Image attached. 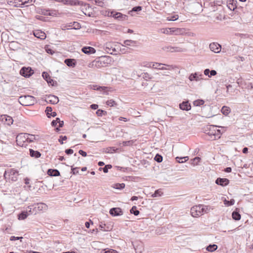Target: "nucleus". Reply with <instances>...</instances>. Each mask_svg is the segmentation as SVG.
I'll list each match as a JSON object with an SVG mask.
<instances>
[{
  "label": "nucleus",
  "mask_w": 253,
  "mask_h": 253,
  "mask_svg": "<svg viewBox=\"0 0 253 253\" xmlns=\"http://www.w3.org/2000/svg\"><path fill=\"white\" fill-rule=\"evenodd\" d=\"M20 74L25 78H29L34 74V71L31 67H23L20 70Z\"/></svg>",
  "instance_id": "obj_6"
},
{
  "label": "nucleus",
  "mask_w": 253,
  "mask_h": 253,
  "mask_svg": "<svg viewBox=\"0 0 253 253\" xmlns=\"http://www.w3.org/2000/svg\"><path fill=\"white\" fill-rule=\"evenodd\" d=\"M107 88V87H105V86H99V87H97L96 88H95V87H94V89H96V90H106Z\"/></svg>",
  "instance_id": "obj_60"
},
{
  "label": "nucleus",
  "mask_w": 253,
  "mask_h": 253,
  "mask_svg": "<svg viewBox=\"0 0 253 253\" xmlns=\"http://www.w3.org/2000/svg\"><path fill=\"white\" fill-rule=\"evenodd\" d=\"M45 101L47 103L52 104H56L59 102L58 97L55 95L49 94L46 96Z\"/></svg>",
  "instance_id": "obj_10"
},
{
  "label": "nucleus",
  "mask_w": 253,
  "mask_h": 253,
  "mask_svg": "<svg viewBox=\"0 0 253 253\" xmlns=\"http://www.w3.org/2000/svg\"><path fill=\"white\" fill-rule=\"evenodd\" d=\"M64 63L69 67H74L76 65V61L74 59L67 58L64 60Z\"/></svg>",
  "instance_id": "obj_19"
},
{
  "label": "nucleus",
  "mask_w": 253,
  "mask_h": 253,
  "mask_svg": "<svg viewBox=\"0 0 253 253\" xmlns=\"http://www.w3.org/2000/svg\"><path fill=\"white\" fill-rule=\"evenodd\" d=\"M29 211L31 214L35 213L40 211H45L47 209V205L43 203L34 204L28 207Z\"/></svg>",
  "instance_id": "obj_1"
},
{
  "label": "nucleus",
  "mask_w": 253,
  "mask_h": 253,
  "mask_svg": "<svg viewBox=\"0 0 253 253\" xmlns=\"http://www.w3.org/2000/svg\"><path fill=\"white\" fill-rule=\"evenodd\" d=\"M232 217L235 220H239L241 219V214L239 213L237 209L234 211L232 213Z\"/></svg>",
  "instance_id": "obj_26"
},
{
  "label": "nucleus",
  "mask_w": 253,
  "mask_h": 253,
  "mask_svg": "<svg viewBox=\"0 0 253 253\" xmlns=\"http://www.w3.org/2000/svg\"><path fill=\"white\" fill-rule=\"evenodd\" d=\"M127 16L124 15L122 13L119 12H115L113 13V17L118 20H126Z\"/></svg>",
  "instance_id": "obj_18"
},
{
  "label": "nucleus",
  "mask_w": 253,
  "mask_h": 253,
  "mask_svg": "<svg viewBox=\"0 0 253 253\" xmlns=\"http://www.w3.org/2000/svg\"><path fill=\"white\" fill-rule=\"evenodd\" d=\"M114 13V11H113L106 10V11H105V15H107L108 16L113 17Z\"/></svg>",
  "instance_id": "obj_55"
},
{
  "label": "nucleus",
  "mask_w": 253,
  "mask_h": 253,
  "mask_svg": "<svg viewBox=\"0 0 253 253\" xmlns=\"http://www.w3.org/2000/svg\"><path fill=\"white\" fill-rule=\"evenodd\" d=\"M222 129L223 130H221V129H217L216 128V129H215V131H216V134H215V136H213L212 137V138L213 139H219L221 137V134H222V133L225 131V129H224V127H221L220 126Z\"/></svg>",
  "instance_id": "obj_25"
},
{
  "label": "nucleus",
  "mask_w": 253,
  "mask_h": 253,
  "mask_svg": "<svg viewBox=\"0 0 253 253\" xmlns=\"http://www.w3.org/2000/svg\"><path fill=\"white\" fill-rule=\"evenodd\" d=\"M217 127H219V126H210L207 127L208 129L206 130V134L210 136V139L211 140H216V139H213L212 137L215 136L216 134V128Z\"/></svg>",
  "instance_id": "obj_8"
},
{
  "label": "nucleus",
  "mask_w": 253,
  "mask_h": 253,
  "mask_svg": "<svg viewBox=\"0 0 253 253\" xmlns=\"http://www.w3.org/2000/svg\"><path fill=\"white\" fill-rule=\"evenodd\" d=\"M73 26H74V28H73V29H80L81 28V25L78 22H73L69 23L68 24L69 27H71ZM72 29V28H71Z\"/></svg>",
  "instance_id": "obj_31"
},
{
  "label": "nucleus",
  "mask_w": 253,
  "mask_h": 253,
  "mask_svg": "<svg viewBox=\"0 0 253 253\" xmlns=\"http://www.w3.org/2000/svg\"><path fill=\"white\" fill-rule=\"evenodd\" d=\"M29 154L31 157L35 158H39L41 156V154L39 151H35L32 149H29Z\"/></svg>",
  "instance_id": "obj_21"
},
{
  "label": "nucleus",
  "mask_w": 253,
  "mask_h": 253,
  "mask_svg": "<svg viewBox=\"0 0 253 253\" xmlns=\"http://www.w3.org/2000/svg\"><path fill=\"white\" fill-rule=\"evenodd\" d=\"M235 203V200L234 199H231L230 201H228L226 199L224 201V204L227 206H232Z\"/></svg>",
  "instance_id": "obj_43"
},
{
  "label": "nucleus",
  "mask_w": 253,
  "mask_h": 253,
  "mask_svg": "<svg viewBox=\"0 0 253 253\" xmlns=\"http://www.w3.org/2000/svg\"><path fill=\"white\" fill-rule=\"evenodd\" d=\"M1 120L5 124L8 126H10L13 123L12 118L7 115H3L1 116Z\"/></svg>",
  "instance_id": "obj_15"
},
{
  "label": "nucleus",
  "mask_w": 253,
  "mask_h": 253,
  "mask_svg": "<svg viewBox=\"0 0 253 253\" xmlns=\"http://www.w3.org/2000/svg\"><path fill=\"white\" fill-rule=\"evenodd\" d=\"M142 10V7L141 6H136L132 8L131 11L133 12H138Z\"/></svg>",
  "instance_id": "obj_54"
},
{
  "label": "nucleus",
  "mask_w": 253,
  "mask_h": 253,
  "mask_svg": "<svg viewBox=\"0 0 253 253\" xmlns=\"http://www.w3.org/2000/svg\"><path fill=\"white\" fill-rule=\"evenodd\" d=\"M136 43V41L132 40H126L124 42V44L125 45V46H134Z\"/></svg>",
  "instance_id": "obj_32"
},
{
  "label": "nucleus",
  "mask_w": 253,
  "mask_h": 253,
  "mask_svg": "<svg viewBox=\"0 0 253 253\" xmlns=\"http://www.w3.org/2000/svg\"><path fill=\"white\" fill-rule=\"evenodd\" d=\"M114 152H115V149L114 147L107 148L105 151L106 153H112Z\"/></svg>",
  "instance_id": "obj_53"
},
{
  "label": "nucleus",
  "mask_w": 253,
  "mask_h": 253,
  "mask_svg": "<svg viewBox=\"0 0 253 253\" xmlns=\"http://www.w3.org/2000/svg\"><path fill=\"white\" fill-rule=\"evenodd\" d=\"M204 74L206 75V76H208L209 77H210V70L209 69H206L204 70Z\"/></svg>",
  "instance_id": "obj_62"
},
{
  "label": "nucleus",
  "mask_w": 253,
  "mask_h": 253,
  "mask_svg": "<svg viewBox=\"0 0 253 253\" xmlns=\"http://www.w3.org/2000/svg\"><path fill=\"white\" fill-rule=\"evenodd\" d=\"M215 183L217 185L225 186L229 183V180L226 178L218 177L215 180Z\"/></svg>",
  "instance_id": "obj_14"
},
{
  "label": "nucleus",
  "mask_w": 253,
  "mask_h": 253,
  "mask_svg": "<svg viewBox=\"0 0 253 253\" xmlns=\"http://www.w3.org/2000/svg\"><path fill=\"white\" fill-rule=\"evenodd\" d=\"M167 48L169 51H170L171 52H183L185 51V49L179 47L169 46L167 47Z\"/></svg>",
  "instance_id": "obj_28"
},
{
  "label": "nucleus",
  "mask_w": 253,
  "mask_h": 253,
  "mask_svg": "<svg viewBox=\"0 0 253 253\" xmlns=\"http://www.w3.org/2000/svg\"><path fill=\"white\" fill-rule=\"evenodd\" d=\"M201 207L202 209V212L203 214L205 213H208L211 209V207L210 206L201 205Z\"/></svg>",
  "instance_id": "obj_35"
},
{
  "label": "nucleus",
  "mask_w": 253,
  "mask_h": 253,
  "mask_svg": "<svg viewBox=\"0 0 253 253\" xmlns=\"http://www.w3.org/2000/svg\"><path fill=\"white\" fill-rule=\"evenodd\" d=\"M95 4L99 6L103 7L104 2L103 0H94Z\"/></svg>",
  "instance_id": "obj_47"
},
{
  "label": "nucleus",
  "mask_w": 253,
  "mask_h": 253,
  "mask_svg": "<svg viewBox=\"0 0 253 253\" xmlns=\"http://www.w3.org/2000/svg\"><path fill=\"white\" fill-rule=\"evenodd\" d=\"M230 111H231V110H230V108L227 106H223L221 109V113L223 115H226V116L228 115L229 114V113L230 112Z\"/></svg>",
  "instance_id": "obj_34"
},
{
  "label": "nucleus",
  "mask_w": 253,
  "mask_h": 253,
  "mask_svg": "<svg viewBox=\"0 0 253 253\" xmlns=\"http://www.w3.org/2000/svg\"><path fill=\"white\" fill-rule=\"evenodd\" d=\"M30 136V134L27 133H21L17 135L16 137V143L18 145L23 147L27 145V139Z\"/></svg>",
  "instance_id": "obj_3"
},
{
  "label": "nucleus",
  "mask_w": 253,
  "mask_h": 253,
  "mask_svg": "<svg viewBox=\"0 0 253 253\" xmlns=\"http://www.w3.org/2000/svg\"><path fill=\"white\" fill-rule=\"evenodd\" d=\"M82 51L86 54L94 53L96 52V50L91 46H84L82 48Z\"/></svg>",
  "instance_id": "obj_16"
},
{
  "label": "nucleus",
  "mask_w": 253,
  "mask_h": 253,
  "mask_svg": "<svg viewBox=\"0 0 253 253\" xmlns=\"http://www.w3.org/2000/svg\"><path fill=\"white\" fill-rule=\"evenodd\" d=\"M232 86L231 84H228V85H226L227 92H229L230 91V90L231 92H233V91L232 89Z\"/></svg>",
  "instance_id": "obj_63"
},
{
  "label": "nucleus",
  "mask_w": 253,
  "mask_h": 253,
  "mask_svg": "<svg viewBox=\"0 0 253 253\" xmlns=\"http://www.w3.org/2000/svg\"><path fill=\"white\" fill-rule=\"evenodd\" d=\"M163 193L162 191V189H158V190H156L154 193L153 194H152V196L153 197H160L161 196H162L163 195Z\"/></svg>",
  "instance_id": "obj_38"
},
{
  "label": "nucleus",
  "mask_w": 253,
  "mask_h": 253,
  "mask_svg": "<svg viewBox=\"0 0 253 253\" xmlns=\"http://www.w3.org/2000/svg\"><path fill=\"white\" fill-rule=\"evenodd\" d=\"M19 99L21 101H24V100H26V104L25 105H28V104H34L35 102V98L31 95H24V96H21L19 97Z\"/></svg>",
  "instance_id": "obj_9"
},
{
  "label": "nucleus",
  "mask_w": 253,
  "mask_h": 253,
  "mask_svg": "<svg viewBox=\"0 0 253 253\" xmlns=\"http://www.w3.org/2000/svg\"><path fill=\"white\" fill-rule=\"evenodd\" d=\"M178 15H174L168 17V20L169 21H175L176 20L178 19Z\"/></svg>",
  "instance_id": "obj_50"
},
{
  "label": "nucleus",
  "mask_w": 253,
  "mask_h": 253,
  "mask_svg": "<svg viewBox=\"0 0 253 253\" xmlns=\"http://www.w3.org/2000/svg\"><path fill=\"white\" fill-rule=\"evenodd\" d=\"M31 214L28 211H22L18 215V219L23 220L27 217V216Z\"/></svg>",
  "instance_id": "obj_23"
},
{
  "label": "nucleus",
  "mask_w": 253,
  "mask_h": 253,
  "mask_svg": "<svg viewBox=\"0 0 253 253\" xmlns=\"http://www.w3.org/2000/svg\"><path fill=\"white\" fill-rule=\"evenodd\" d=\"M188 159H189V158L187 156L183 157H177L176 158V160L177 162L179 163H182L185 162L187 161H188Z\"/></svg>",
  "instance_id": "obj_37"
},
{
  "label": "nucleus",
  "mask_w": 253,
  "mask_h": 253,
  "mask_svg": "<svg viewBox=\"0 0 253 253\" xmlns=\"http://www.w3.org/2000/svg\"><path fill=\"white\" fill-rule=\"evenodd\" d=\"M34 36L40 39L43 40L46 38L45 34L41 31H37L34 33Z\"/></svg>",
  "instance_id": "obj_22"
},
{
  "label": "nucleus",
  "mask_w": 253,
  "mask_h": 253,
  "mask_svg": "<svg viewBox=\"0 0 253 253\" xmlns=\"http://www.w3.org/2000/svg\"><path fill=\"white\" fill-rule=\"evenodd\" d=\"M151 67V65H150ZM152 67L154 69H157L159 70H170L174 68V67L172 65H167V64H163L162 63H153L152 65Z\"/></svg>",
  "instance_id": "obj_5"
},
{
  "label": "nucleus",
  "mask_w": 253,
  "mask_h": 253,
  "mask_svg": "<svg viewBox=\"0 0 253 253\" xmlns=\"http://www.w3.org/2000/svg\"><path fill=\"white\" fill-rule=\"evenodd\" d=\"M67 137L66 136L60 135L58 139V141L61 144H63L64 143L63 141L67 140Z\"/></svg>",
  "instance_id": "obj_48"
},
{
  "label": "nucleus",
  "mask_w": 253,
  "mask_h": 253,
  "mask_svg": "<svg viewBox=\"0 0 253 253\" xmlns=\"http://www.w3.org/2000/svg\"><path fill=\"white\" fill-rule=\"evenodd\" d=\"M90 108L93 110H96L98 108V105L96 104H92L90 106Z\"/></svg>",
  "instance_id": "obj_64"
},
{
  "label": "nucleus",
  "mask_w": 253,
  "mask_h": 253,
  "mask_svg": "<svg viewBox=\"0 0 253 253\" xmlns=\"http://www.w3.org/2000/svg\"><path fill=\"white\" fill-rule=\"evenodd\" d=\"M79 153L83 157H85L87 156L86 152L82 150H80L79 151Z\"/></svg>",
  "instance_id": "obj_59"
},
{
  "label": "nucleus",
  "mask_w": 253,
  "mask_h": 253,
  "mask_svg": "<svg viewBox=\"0 0 253 253\" xmlns=\"http://www.w3.org/2000/svg\"><path fill=\"white\" fill-rule=\"evenodd\" d=\"M105 51L110 54H113V52L116 51V49L115 48H113L111 46V44H107L105 48Z\"/></svg>",
  "instance_id": "obj_33"
},
{
  "label": "nucleus",
  "mask_w": 253,
  "mask_h": 253,
  "mask_svg": "<svg viewBox=\"0 0 253 253\" xmlns=\"http://www.w3.org/2000/svg\"><path fill=\"white\" fill-rule=\"evenodd\" d=\"M205 101L202 99H198L193 102V104L195 106H200L203 105Z\"/></svg>",
  "instance_id": "obj_39"
},
{
  "label": "nucleus",
  "mask_w": 253,
  "mask_h": 253,
  "mask_svg": "<svg viewBox=\"0 0 253 253\" xmlns=\"http://www.w3.org/2000/svg\"><path fill=\"white\" fill-rule=\"evenodd\" d=\"M133 246L136 253H141L143 250V248L141 243H140V245H139L138 246H136V247L134 245H133Z\"/></svg>",
  "instance_id": "obj_42"
},
{
  "label": "nucleus",
  "mask_w": 253,
  "mask_h": 253,
  "mask_svg": "<svg viewBox=\"0 0 253 253\" xmlns=\"http://www.w3.org/2000/svg\"><path fill=\"white\" fill-rule=\"evenodd\" d=\"M112 167L111 165H107L103 168H99L100 170L102 169L104 173H107L108 171V169H111Z\"/></svg>",
  "instance_id": "obj_46"
},
{
  "label": "nucleus",
  "mask_w": 253,
  "mask_h": 253,
  "mask_svg": "<svg viewBox=\"0 0 253 253\" xmlns=\"http://www.w3.org/2000/svg\"><path fill=\"white\" fill-rule=\"evenodd\" d=\"M113 187L115 189L122 190L125 187V184L124 183H116L114 184Z\"/></svg>",
  "instance_id": "obj_36"
},
{
  "label": "nucleus",
  "mask_w": 253,
  "mask_h": 253,
  "mask_svg": "<svg viewBox=\"0 0 253 253\" xmlns=\"http://www.w3.org/2000/svg\"><path fill=\"white\" fill-rule=\"evenodd\" d=\"M130 212L133 214L134 215H138L139 214V211L136 209V206H133L130 210Z\"/></svg>",
  "instance_id": "obj_41"
},
{
  "label": "nucleus",
  "mask_w": 253,
  "mask_h": 253,
  "mask_svg": "<svg viewBox=\"0 0 253 253\" xmlns=\"http://www.w3.org/2000/svg\"><path fill=\"white\" fill-rule=\"evenodd\" d=\"M193 163L192 164L195 166L198 165V163L201 160V158L198 157H196L195 158H194L193 160Z\"/></svg>",
  "instance_id": "obj_49"
},
{
  "label": "nucleus",
  "mask_w": 253,
  "mask_h": 253,
  "mask_svg": "<svg viewBox=\"0 0 253 253\" xmlns=\"http://www.w3.org/2000/svg\"><path fill=\"white\" fill-rule=\"evenodd\" d=\"M47 174L50 176H57L60 175V172L56 169H48Z\"/></svg>",
  "instance_id": "obj_20"
},
{
  "label": "nucleus",
  "mask_w": 253,
  "mask_h": 253,
  "mask_svg": "<svg viewBox=\"0 0 253 253\" xmlns=\"http://www.w3.org/2000/svg\"><path fill=\"white\" fill-rule=\"evenodd\" d=\"M36 139V137L35 135L32 134H30V136L28 137V139H27V143H30L33 142L34 140Z\"/></svg>",
  "instance_id": "obj_51"
},
{
  "label": "nucleus",
  "mask_w": 253,
  "mask_h": 253,
  "mask_svg": "<svg viewBox=\"0 0 253 253\" xmlns=\"http://www.w3.org/2000/svg\"><path fill=\"white\" fill-rule=\"evenodd\" d=\"M37 12L40 14L44 15H49L54 16L56 15V11L55 10H50L49 9L39 8Z\"/></svg>",
  "instance_id": "obj_7"
},
{
  "label": "nucleus",
  "mask_w": 253,
  "mask_h": 253,
  "mask_svg": "<svg viewBox=\"0 0 253 253\" xmlns=\"http://www.w3.org/2000/svg\"><path fill=\"white\" fill-rule=\"evenodd\" d=\"M18 171L14 169H10L5 170L4 173V177L5 179H8L12 181H16L17 180Z\"/></svg>",
  "instance_id": "obj_2"
},
{
  "label": "nucleus",
  "mask_w": 253,
  "mask_h": 253,
  "mask_svg": "<svg viewBox=\"0 0 253 253\" xmlns=\"http://www.w3.org/2000/svg\"><path fill=\"white\" fill-rule=\"evenodd\" d=\"M22 237H15V236H11L10 238V241H15L18 240L20 239H22Z\"/></svg>",
  "instance_id": "obj_58"
},
{
  "label": "nucleus",
  "mask_w": 253,
  "mask_h": 253,
  "mask_svg": "<svg viewBox=\"0 0 253 253\" xmlns=\"http://www.w3.org/2000/svg\"><path fill=\"white\" fill-rule=\"evenodd\" d=\"M179 108L182 110L189 111L191 109V106L188 101H183L179 104Z\"/></svg>",
  "instance_id": "obj_17"
},
{
  "label": "nucleus",
  "mask_w": 253,
  "mask_h": 253,
  "mask_svg": "<svg viewBox=\"0 0 253 253\" xmlns=\"http://www.w3.org/2000/svg\"><path fill=\"white\" fill-rule=\"evenodd\" d=\"M109 213L111 215L116 216L123 215V211L120 208H113L110 210Z\"/></svg>",
  "instance_id": "obj_12"
},
{
  "label": "nucleus",
  "mask_w": 253,
  "mask_h": 253,
  "mask_svg": "<svg viewBox=\"0 0 253 253\" xmlns=\"http://www.w3.org/2000/svg\"><path fill=\"white\" fill-rule=\"evenodd\" d=\"M78 169H79V168H78V167L74 168L73 166H72L71 167V170H72L71 173L73 174H76L79 173Z\"/></svg>",
  "instance_id": "obj_52"
},
{
  "label": "nucleus",
  "mask_w": 253,
  "mask_h": 253,
  "mask_svg": "<svg viewBox=\"0 0 253 253\" xmlns=\"http://www.w3.org/2000/svg\"><path fill=\"white\" fill-rule=\"evenodd\" d=\"M106 105L110 107L117 106V103L113 99H110L106 101Z\"/></svg>",
  "instance_id": "obj_40"
},
{
  "label": "nucleus",
  "mask_w": 253,
  "mask_h": 253,
  "mask_svg": "<svg viewBox=\"0 0 253 253\" xmlns=\"http://www.w3.org/2000/svg\"><path fill=\"white\" fill-rule=\"evenodd\" d=\"M99 229L103 231H108L111 230L112 228L108 225H106V224L101 222L99 224Z\"/></svg>",
  "instance_id": "obj_29"
},
{
  "label": "nucleus",
  "mask_w": 253,
  "mask_h": 253,
  "mask_svg": "<svg viewBox=\"0 0 253 253\" xmlns=\"http://www.w3.org/2000/svg\"><path fill=\"white\" fill-rule=\"evenodd\" d=\"M103 113V110L101 109H98L96 112V114L98 116L101 117L102 116V113Z\"/></svg>",
  "instance_id": "obj_57"
},
{
  "label": "nucleus",
  "mask_w": 253,
  "mask_h": 253,
  "mask_svg": "<svg viewBox=\"0 0 253 253\" xmlns=\"http://www.w3.org/2000/svg\"><path fill=\"white\" fill-rule=\"evenodd\" d=\"M210 48L215 53H219L221 49V46L217 42H212L210 44Z\"/></svg>",
  "instance_id": "obj_13"
},
{
  "label": "nucleus",
  "mask_w": 253,
  "mask_h": 253,
  "mask_svg": "<svg viewBox=\"0 0 253 253\" xmlns=\"http://www.w3.org/2000/svg\"><path fill=\"white\" fill-rule=\"evenodd\" d=\"M202 76V74H200L199 76H198V74L197 73H195L194 74H191L189 76V79L191 81H198L201 79V78L200 77H201Z\"/></svg>",
  "instance_id": "obj_24"
},
{
  "label": "nucleus",
  "mask_w": 253,
  "mask_h": 253,
  "mask_svg": "<svg viewBox=\"0 0 253 253\" xmlns=\"http://www.w3.org/2000/svg\"><path fill=\"white\" fill-rule=\"evenodd\" d=\"M201 205L193 206L191 209V214L193 217L200 216L202 215Z\"/></svg>",
  "instance_id": "obj_4"
},
{
  "label": "nucleus",
  "mask_w": 253,
  "mask_h": 253,
  "mask_svg": "<svg viewBox=\"0 0 253 253\" xmlns=\"http://www.w3.org/2000/svg\"><path fill=\"white\" fill-rule=\"evenodd\" d=\"M154 160L158 163H161L163 161V157L161 155L157 154L154 157Z\"/></svg>",
  "instance_id": "obj_44"
},
{
  "label": "nucleus",
  "mask_w": 253,
  "mask_h": 253,
  "mask_svg": "<svg viewBox=\"0 0 253 253\" xmlns=\"http://www.w3.org/2000/svg\"><path fill=\"white\" fill-rule=\"evenodd\" d=\"M65 152L67 155H71L73 153L74 151L73 149L70 148L66 149Z\"/></svg>",
  "instance_id": "obj_56"
},
{
  "label": "nucleus",
  "mask_w": 253,
  "mask_h": 253,
  "mask_svg": "<svg viewBox=\"0 0 253 253\" xmlns=\"http://www.w3.org/2000/svg\"><path fill=\"white\" fill-rule=\"evenodd\" d=\"M217 74V72L214 70H210V77H211L212 76L216 75Z\"/></svg>",
  "instance_id": "obj_61"
},
{
  "label": "nucleus",
  "mask_w": 253,
  "mask_h": 253,
  "mask_svg": "<svg viewBox=\"0 0 253 253\" xmlns=\"http://www.w3.org/2000/svg\"><path fill=\"white\" fill-rule=\"evenodd\" d=\"M52 112V109L51 107L47 106L45 109L46 116L48 118H50V114Z\"/></svg>",
  "instance_id": "obj_45"
},
{
  "label": "nucleus",
  "mask_w": 253,
  "mask_h": 253,
  "mask_svg": "<svg viewBox=\"0 0 253 253\" xmlns=\"http://www.w3.org/2000/svg\"><path fill=\"white\" fill-rule=\"evenodd\" d=\"M218 247L215 244H210L206 248V250L210 252H212L216 251Z\"/></svg>",
  "instance_id": "obj_30"
},
{
  "label": "nucleus",
  "mask_w": 253,
  "mask_h": 253,
  "mask_svg": "<svg viewBox=\"0 0 253 253\" xmlns=\"http://www.w3.org/2000/svg\"><path fill=\"white\" fill-rule=\"evenodd\" d=\"M43 78L47 82L49 85L54 86L56 82L54 81L51 79L49 75L46 72H43L42 73Z\"/></svg>",
  "instance_id": "obj_11"
},
{
  "label": "nucleus",
  "mask_w": 253,
  "mask_h": 253,
  "mask_svg": "<svg viewBox=\"0 0 253 253\" xmlns=\"http://www.w3.org/2000/svg\"><path fill=\"white\" fill-rule=\"evenodd\" d=\"M101 64V63L99 61L94 60L92 62L88 63L87 66L89 68H95V67L97 68L100 66Z\"/></svg>",
  "instance_id": "obj_27"
}]
</instances>
